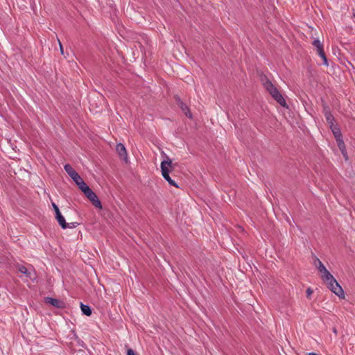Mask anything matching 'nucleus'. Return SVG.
I'll use <instances>...</instances> for the list:
<instances>
[{"label":"nucleus","instance_id":"nucleus-17","mask_svg":"<svg viewBox=\"0 0 355 355\" xmlns=\"http://www.w3.org/2000/svg\"><path fill=\"white\" fill-rule=\"evenodd\" d=\"M332 132L334 135V137L336 139V141L341 139V133L340 131L338 128H332Z\"/></svg>","mask_w":355,"mask_h":355},{"label":"nucleus","instance_id":"nucleus-10","mask_svg":"<svg viewBox=\"0 0 355 355\" xmlns=\"http://www.w3.org/2000/svg\"><path fill=\"white\" fill-rule=\"evenodd\" d=\"M336 141L338 144V146L339 149L340 150L343 157L345 158V159H347V151H346L345 145L344 141H343L342 139L340 140H338Z\"/></svg>","mask_w":355,"mask_h":355},{"label":"nucleus","instance_id":"nucleus-14","mask_svg":"<svg viewBox=\"0 0 355 355\" xmlns=\"http://www.w3.org/2000/svg\"><path fill=\"white\" fill-rule=\"evenodd\" d=\"M180 108L182 110V112L184 113V114L187 117L191 119L192 115H191V113L190 112V110H189V107H187V105H185L184 103H183L182 102H181L180 104Z\"/></svg>","mask_w":355,"mask_h":355},{"label":"nucleus","instance_id":"nucleus-21","mask_svg":"<svg viewBox=\"0 0 355 355\" xmlns=\"http://www.w3.org/2000/svg\"><path fill=\"white\" fill-rule=\"evenodd\" d=\"M307 355H318V354L313 353V352H311V353H309Z\"/></svg>","mask_w":355,"mask_h":355},{"label":"nucleus","instance_id":"nucleus-8","mask_svg":"<svg viewBox=\"0 0 355 355\" xmlns=\"http://www.w3.org/2000/svg\"><path fill=\"white\" fill-rule=\"evenodd\" d=\"M65 171L68 173V175L73 179V180L76 182L80 181L82 178L78 173L72 168L70 164H65L64 166Z\"/></svg>","mask_w":355,"mask_h":355},{"label":"nucleus","instance_id":"nucleus-15","mask_svg":"<svg viewBox=\"0 0 355 355\" xmlns=\"http://www.w3.org/2000/svg\"><path fill=\"white\" fill-rule=\"evenodd\" d=\"M80 308L82 312L86 315L87 316H89L92 314V310L90 307L87 305H85L83 303L80 304Z\"/></svg>","mask_w":355,"mask_h":355},{"label":"nucleus","instance_id":"nucleus-13","mask_svg":"<svg viewBox=\"0 0 355 355\" xmlns=\"http://www.w3.org/2000/svg\"><path fill=\"white\" fill-rule=\"evenodd\" d=\"M76 184L78 186L79 189L85 193L87 190H89L90 188L85 183L83 180L81 178L80 181L76 182Z\"/></svg>","mask_w":355,"mask_h":355},{"label":"nucleus","instance_id":"nucleus-16","mask_svg":"<svg viewBox=\"0 0 355 355\" xmlns=\"http://www.w3.org/2000/svg\"><path fill=\"white\" fill-rule=\"evenodd\" d=\"M325 117H326L327 121L330 125L331 128H332V126L334 125V122H333L334 121V117H333V116L331 114V113H329L328 112H326Z\"/></svg>","mask_w":355,"mask_h":355},{"label":"nucleus","instance_id":"nucleus-2","mask_svg":"<svg viewBox=\"0 0 355 355\" xmlns=\"http://www.w3.org/2000/svg\"><path fill=\"white\" fill-rule=\"evenodd\" d=\"M263 85L267 92L278 103H279L283 107L286 106V103L284 98L279 93L277 87L270 80H266Z\"/></svg>","mask_w":355,"mask_h":355},{"label":"nucleus","instance_id":"nucleus-20","mask_svg":"<svg viewBox=\"0 0 355 355\" xmlns=\"http://www.w3.org/2000/svg\"><path fill=\"white\" fill-rule=\"evenodd\" d=\"M306 293L308 297L312 293V291L311 290V288H308L306 290Z\"/></svg>","mask_w":355,"mask_h":355},{"label":"nucleus","instance_id":"nucleus-6","mask_svg":"<svg viewBox=\"0 0 355 355\" xmlns=\"http://www.w3.org/2000/svg\"><path fill=\"white\" fill-rule=\"evenodd\" d=\"M313 45L316 48L317 53L319 56L323 60V64L326 66L328 65L327 58L324 51L323 44L319 40H315L313 42Z\"/></svg>","mask_w":355,"mask_h":355},{"label":"nucleus","instance_id":"nucleus-19","mask_svg":"<svg viewBox=\"0 0 355 355\" xmlns=\"http://www.w3.org/2000/svg\"><path fill=\"white\" fill-rule=\"evenodd\" d=\"M58 40L59 46H60V52L62 54H63V46H62L60 40L58 39Z\"/></svg>","mask_w":355,"mask_h":355},{"label":"nucleus","instance_id":"nucleus-18","mask_svg":"<svg viewBox=\"0 0 355 355\" xmlns=\"http://www.w3.org/2000/svg\"><path fill=\"white\" fill-rule=\"evenodd\" d=\"M127 355H136V354L132 349H128L127 351Z\"/></svg>","mask_w":355,"mask_h":355},{"label":"nucleus","instance_id":"nucleus-4","mask_svg":"<svg viewBox=\"0 0 355 355\" xmlns=\"http://www.w3.org/2000/svg\"><path fill=\"white\" fill-rule=\"evenodd\" d=\"M53 207L55 212V218L62 229H66L67 227L73 228V227H76L77 223H66L64 216L61 214L58 207L55 203H53Z\"/></svg>","mask_w":355,"mask_h":355},{"label":"nucleus","instance_id":"nucleus-12","mask_svg":"<svg viewBox=\"0 0 355 355\" xmlns=\"http://www.w3.org/2000/svg\"><path fill=\"white\" fill-rule=\"evenodd\" d=\"M45 302L55 307H60L62 304V302L60 300L52 297H46Z\"/></svg>","mask_w":355,"mask_h":355},{"label":"nucleus","instance_id":"nucleus-5","mask_svg":"<svg viewBox=\"0 0 355 355\" xmlns=\"http://www.w3.org/2000/svg\"><path fill=\"white\" fill-rule=\"evenodd\" d=\"M324 283L327 285L328 288L337 296H338L340 298L345 297L343 289L334 277H333L332 281H329Z\"/></svg>","mask_w":355,"mask_h":355},{"label":"nucleus","instance_id":"nucleus-11","mask_svg":"<svg viewBox=\"0 0 355 355\" xmlns=\"http://www.w3.org/2000/svg\"><path fill=\"white\" fill-rule=\"evenodd\" d=\"M17 270L19 272L24 274L27 277L32 278V274L31 270L27 268L24 266H19Z\"/></svg>","mask_w":355,"mask_h":355},{"label":"nucleus","instance_id":"nucleus-7","mask_svg":"<svg viewBox=\"0 0 355 355\" xmlns=\"http://www.w3.org/2000/svg\"><path fill=\"white\" fill-rule=\"evenodd\" d=\"M85 195L91 201V202L95 207L102 209V205L100 200H98L96 193L93 192L91 189L87 190V191L85 193Z\"/></svg>","mask_w":355,"mask_h":355},{"label":"nucleus","instance_id":"nucleus-9","mask_svg":"<svg viewBox=\"0 0 355 355\" xmlns=\"http://www.w3.org/2000/svg\"><path fill=\"white\" fill-rule=\"evenodd\" d=\"M116 150L118 153L119 157L124 161H128V155L126 149L123 144H118L116 146Z\"/></svg>","mask_w":355,"mask_h":355},{"label":"nucleus","instance_id":"nucleus-3","mask_svg":"<svg viewBox=\"0 0 355 355\" xmlns=\"http://www.w3.org/2000/svg\"><path fill=\"white\" fill-rule=\"evenodd\" d=\"M315 265L317 267L319 272L321 273V278L324 282L332 281L333 275L327 270L324 264L321 262L319 259H316L315 261Z\"/></svg>","mask_w":355,"mask_h":355},{"label":"nucleus","instance_id":"nucleus-1","mask_svg":"<svg viewBox=\"0 0 355 355\" xmlns=\"http://www.w3.org/2000/svg\"><path fill=\"white\" fill-rule=\"evenodd\" d=\"M174 169V165L172 161L167 158V160L162 161L161 162V171L163 178L168 182L171 186L178 187L175 182L171 178L169 173Z\"/></svg>","mask_w":355,"mask_h":355}]
</instances>
